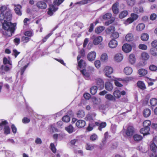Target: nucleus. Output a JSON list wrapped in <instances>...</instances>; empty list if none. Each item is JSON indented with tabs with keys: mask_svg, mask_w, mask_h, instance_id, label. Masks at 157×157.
I'll list each match as a JSON object with an SVG mask.
<instances>
[{
	"mask_svg": "<svg viewBox=\"0 0 157 157\" xmlns=\"http://www.w3.org/2000/svg\"><path fill=\"white\" fill-rule=\"evenodd\" d=\"M10 20L8 19H4L3 22L2 23V27L4 29V31L3 32V34L5 36H10L15 30V27L16 26L15 24H13L10 22Z\"/></svg>",
	"mask_w": 157,
	"mask_h": 157,
	"instance_id": "1",
	"label": "nucleus"
},
{
	"mask_svg": "<svg viewBox=\"0 0 157 157\" xmlns=\"http://www.w3.org/2000/svg\"><path fill=\"white\" fill-rule=\"evenodd\" d=\"M0 20H2L4 19L10 20L12 18L11 10L7 6L3 5L0 7Z\"/></svg>",
	"mask_w": 157,
	"mask_h": 157,
	"instance_id": "2",
	"label": "nucleus"
},
{
	"mask_svg": "<svg viewBox=\"0 0 157 157\" xmlns=\"http://www.w3.org/2000/svg\"><path fill=\"white\" fill-rule=\"evenodd\" d=\"M64 0H54V5H51L48 9V14L50 16L53 15V13L58 9V6L62 3Z\"/></svg>",
	"mask_w": 157,
	"mask_h": 157,
	"instance_id": "3",
	"label": "nucleus"
},
{
	"mask_svg": "<svg viewBox=\"0 0 157 157\" xmlns=\"http://www.w3.org/2000/svg\"><path fill=\"white\" fill-rule=\"evenodd\" d=\"M26 64V62L22 59L18 62V66L19 67H21L20 71L21 75H23L25 69L29 64V63Z\"/></svg>",
	"mask_w": 157,
	"mask_h": 157,
	"instance_id": "4",
	"label": "nucleus"
},
{
	"mask_svg": "<svg viewBox=\"0 0 157 157\" xmlns=\"http://www.w3.org/2000/svg\"><path fill=\"white\" fill-rule=\"evenodd\" d=\"M155 143L157 144V136H155L153 140V142H152L150 145V148L151 151L154 153L155 156L153 155H152L151 157H157V155L155 154L157 151V147L155 145Z\"/></svg>",
	"mask_w": 157,
	"mask_h": 157,
	"instance_id": "5",
	"label": "nucleus"
},
{
	"mask_svg": "<svg viewBox=\"0 0 157 157\" xmlns=\"http://www.w3.org/2000/svg\"><path fill=\"white\" fill-rule=\"evenodd\" d=\"M91 39L93 40V43L95 45H97L100 44V46H101L100 43L103 40V38L101 36H93L91 37ZM101 48H102L101 46Z\"/></svg>",
	"mask_w": 157,
	"mask_h": 157,
	"instance_id": "6",
	"label": "nucleus"
},
{
	"mask_svg": "<svg viewBox=\"0 0 157 157\" xmlns=\"http://www.w3.org/2000/svg\"><path fill=\"white\" fill-rule=\"evenodd\" d=\"M80 56H78L77 57V60L78 63L77 68L79 67L80 68H85L86 66V64L85 61L80 58Z\"/></svg>",
	"mask_w": 157,
	"mask_h": 157,
	"instance_id": "7",
	"label": "nucleus"
},
{
	"mask_svg": "<svg viewBox=\"0 0 157 157\" xmlns=\"http://www.w3.org/2000/svg\"><path fill=\"white\" fill-rule=\"evenodd\" d=\"M113 69L111 67L107 66L104 68V71L105 75L108 77H110V75L113 72Z\"/></svg>",
	"mask_w": 157,
	"mask_h": 157,
	"instance_id": "8",
	"label": "nucleus"
},
{
	"mask_svg": "<svg viewBox=\"0 0 157 157\" xmlns=\"http://www.w3.org/2000/svg\"><path fill=\"white\" fill-rule=\"evenodd\" d=\"M122 49L125 52L128 53L130 52L132 49L131 46L128 44H125L123 46Z\"/></svg>",
	"mask_w": 157,
	"mask_h": 157,
	"instance_id": "9",
	"label": "nucleus"
},
{
	"mask_svg": "<svg viewBox=\"0 0 157 157\" xmlns=\"http://www.w3.org/2000/svg\"><path fill=\"white\" fill-rule=\"evenodd\" d=\"M134 128L132 126H129L126 131V135L128 136H132L134 133Z\"/></svg>",
	"mask_w": 157,
	"mask_h": 157,
	"instance_id": "10",
	"label": "nucleus"
},
{
	"mask_svg": "<svg viewBox=\"0 0 157 157\" xmlns=\"http://www.w3.org/2000/svg\"><path fill=\"white\" fill-rule=\"evenodd\" d=\"M36 6L41 9H45L47 7L46 3L43 1H40L37 2L36 4Z\"/></svg>",
	"mask_w": 157,
	"mask_h": 157,
	"instance_id": "11",
	"label": "nucleus"
},
{
	"mask_svg": "<svg viewBox=\"0 0 157 157\" xmlns=\"http://www.w3.org/2000/svg\"><path fill=\"white\" fill-rule=\"evenodd\" d=\"M96 56V52L94 51L91 52L88 54L87 58L89 60L93 61L95 59Z\"/></svg>",
	"mask_w": 157,
	"mask_h": 157,
	"instance_id": "12",
	"label": "nucleus"
},
{
	"mask_svg": "<svg viewBox=\"0 0 157 157\" xmlns=\"http://www.w3.org/2000/svg\"><path fill=\"white\" fill-rule=\"evenodd\" d=\"M98 1V0H82L80 2H76L75 3V4L83 5L88 3H92L97 1Z\"/></svg>",
	"mask_w": 157,
	"mask_h": 157,
	"instance_id": "13",
	"label": "nucleus"
},
{
	"mask_svg": "<svg viewBox=\"0 0 157 157\" xmlns=\"http://www.w3.org/2000/svg\"><path fill=\"white\" fill-rule=\"evenodd\" d=\"M119 3L116 2L114 4L112 7V10L114 14H117L119 12V9L118 8Z\"/></svg>",
	"mask_w": 157,
	"mask_h": 157,
	"instance_id": "14",
	"label": "nucleus"
},
{
	"mask_svg": "<svg viewBox=\"0 0 157 157\" xmlns=\"http://www.w3.org/2000/svg\"><path fill=\"white\" fill-rule=\"evenodd\" d=\"M75 124L76 126L78 128H81L85 126L86 122L84 120H79L76 122Z\"/></svg>",
	"mask_w": 157,
	"mask_h": 157,
	"instance_id": "15",
	"label": "nucleus"
},
{
	"mask_svg": "<svg viewBox=\"0 0 157 157\" xmlns=\"http://www.w3.org/2000/svg\"><path fill=\"white\" fill-rule=\"evenodd\" d=\"M150 128L149 127H144L141 128L140 131V133L143 134L144 136L149 134Z\"/></svg>",
	"mask_w": 157,
	"mask_h": 157,
	"instance_id": "16",
	"label": "nucleus"
},
{
	"mask_svg": "<svg viewBox=\"0 0 157 157\" xmlns=\"http://www.w3.org/2000/svg\"><path fill=\"white\" fill-rule=\"evenodd\" d=\"M97 84L98 87L100 89H102L104 87V82L103 80L100 78L96 79Z\"/></svg>",
	"mask_w": 157,
	"mask_h": 157,
	"instance_id": "17",
	"label": "nucleus"
},
{
	"mask_svg": "<svg viewBox=\"0 0 157 157\" xmlns=\"http://www.w3.org/2000/svg\"><path fill=\"white\" fill-rule=\"evenodd\" d=\"M125 40L128 42H130L133 40L134 39L133 35L131 33H128L125 36Z\"/></svg>",
	"mask_w": 157,
	"mask_h": 157,
	"instance_id": "18",
	"label": "nucleus"
},
{
	"mask_svg": "<svg viewBox=\"0 0 157 157\" xmlns=\"http://www.w3.org/2000/svg\"><path fill=\"white\" fill-rule=\"evenodd\" d=\"M117 45V42L115 40H112L109 43V47L111 48H116Z\"/></svg>",
	"mask_w": 157,
	"mask_h": 157,
	"instance_id": "19",
	"label": "nucleus"
},
{
	"mask_svg": "<svg viewBox=\"0 0 157 157\" xmlns=\"http://www.w3.org/2000/svg\"><path fill=\"white\" fill-rule=\"evenodd\" d=\"M21 6L20 5H17V6H15L14 8V11L16 14L18 15L21 16L22 14L21 10Z\"/></svg>",
	"mask_w": 157,
	"mask_h": 157,
	"instance_id": "20",
	"label": "nucleus"
},
{
	"mask_svg": "<svg viewBox=\"0 0 157 157\" xmlns=\"http://www.w3.org/2000/svg\"><path fill=\"white\" fill-rule=\"evenodd\" d=\"M114 58L117 62H120L123 59V56L121 53H117L115 55Z\"/></svg>",
	"mask_w": 157,
	"mask_h": 157,
	"instance_id": "21",
	"label": "nucleus"
},
{
	"mask_svg": "<svg viewBox=\"0 0 157 157\" xmlns=\"http://www.w3.org/2000/svg\"><path fill=\"white\" fill-rule=\"evenodd\" d=\"M105 89L109 91H111L113 87L112 84L109 82H107L105 83Z\"/></svg>",
	"mask_w": 157,
	"mask_h": 157,
	"instance_id": "22",
	"label": "nucleus"
},
{
	"mask_svg": "<svg viewBox=\"0 0 157 157\" xmlns=\"http://www.w3.org/2000/svg\"><path fill=\"white\" fill-rule=\"evenodd\" d=\"M80 71L86 79H89L90 74L85 69H84L82 70H81Z\"/></svg>",
	"mask_w": 157,
	"mask_h": 157,
	"instance_id": "23",
	"label": "nucleus"
},
{
	"mask_svg": "<svg viewBox=\"0 0 157 157\" xmlns=\"http://www.w3.org/2000/svg\"><path fill=\"white\" fill-rule=\"evenodd\" d=\"M124 73L127 75H129L132 74V69L130 67H126L124 70Z\"/></svg>",
	"mask_w": 157,
	"mask_h": 157,
	"instance_id": "24",
	"label": "nucleus"
},
{
	"mask_svg": "<svg viewBox=\"0 0 157 157\" xmlns=\"http://www.w3.org/2000/svg\"><path fill=\"white\" fill-rule=\"evenodd\" d=\"M145 28V25L143 23L138 24L136 26V29L138 31H141L144 30Z\"/></svg>",
	"mask_w": 157,
	"mask_h": 157,
	"instance_id": "25",
	"label": "nucleus"
},
{
	"mask_svg": "<svg viewBox=\"0 0 157 157\" xmlns=\"http://www.w3.org/2000/svg\"><path fill=\"white\" fill-rule=\"evenodd\" d=\"M105 98L108 100L111 101H115L116 100V98L113 95L109 94H106Z\"/></svg>",
	"mask_w": 157,
	"mask_h": 157,
	"instance_id": "26",
	"label": "nucleus"
},
{
	"mask_svg": "<svg viewBox=\"0 0 157 157\" xmlns=\"http://www.w3.org/2000/svg\"><path fill=\"white\" fill-rule=\"evenodd\" d=\"M65 130L70 134L72 133L75 131L73 126L71 125L66 127Z\"/></svg>",
	"mask_w": 157,
	"mask_h": 157,
	"instance_id": "27",
	"label": "nucleus"
},
{
	"mask_svg": "<svg viewBox=\"0 0 157 157\" xmlns=\"http://www.w3.org/2000/svg\"><path fill=\"white\" fill-rule=\"evenodd\" d=\"M138 73L141 76H144L147 74V71L145 69H141L138 70Z\"/></svg>",
	"mask_w": 157,
	"mask_h": 157,
	"instance_id": "28",
	"label": "nucleus"
},
{
	"mask_svg": "<svg viewBox=\"0 0 157 157\" xmlns=\"http://www.w3.org/2000/svg\"><path fill=\"white\" fill-rule=\"evenodd\" d=\"M129 61L132 64H134L136 61V58L135 55L133 54H131L129 56Z\"/></svg>",
	"mask_w": 157,
	"mask_h": 157,
	"instance_id": "29",
	"label": "nucleus"
},
{
	"mask_svg": "<svg viewBox=\"0 0 157 157\" xmlns=\"http://www.w3.org/2000/svg\"><path fill=\"white\" fill-rule=\"evenodd\" d=\"M149 38V36L147 33H144L142 34L141 36V40L143 41H146Z\"/></svg>",
	"mask_w": 157,
	"mask_h": 157,
	"instance_id": "30",
	"label": "nucleus"
},
{
	"mask_svg": "<svg viewBox=\"0 0 157 157\" xmlns=\"http://www.w3.org/2000/svg\"><path fill=\"white\" fill-rule=\"evenodd\" d=\"M128 13L127 10H124L121 12L119 15V17L122 19L126 17L128 14Z\"/></svg>",
	"mask_w": 157,
	"mask_h": 157,
	"instance_id": "31",
	"label": "nucleus"
},
{
	"mask_svg": "<svg viewBox=\"0 0 157 157\" xmlns=\"http://www.w3.org/2000/svg\"><path fill=\"white\" fill-rule=\"evenodd\" d=\"M151 114V110L148 109H144L143 112L144 115V117H148Z\"/></svg>",
	"mask_w": 157,
	"mask_h": 157,
	"instance_id": "32",
	"label": "nucleus"
},
{
	"mask_svg": "<svg viewBox=\"0 0 157 157\" xmlns=\"http://www.w3.org/2000/svg\"><path fill=\"white\" fill-rule=\"evenodd\" d=\"M141 56L142 59L144 60H147L149 58V56L148 53L145 52H143Z\"/></svg>",
	"mask_w": 157,
	"mask_h": 157,
	"instance_id": "33",
	"label": "nucleus"
},
{
	"mask_svg": "<svg viewBox=\"0 0 157 157\" xmlns=\"http://www.w3.org/2000/svg\"><path fill=\"white\" fill-rule=\"evenodd\" d=\"M105 29V27L103 26H99L95 29V33H99L103 31Z\"/></svg>",
	"mask_w": 157,
	"mask_h": 157,
	"instance_id": "34",
	"label": "nucleus"
},
{
	"mask_svg": "<svg viewBox=\"0 0 157 157\" xmlns=\"http://www.w3.org/2000/svg\"><path fill=\"white\" fill-rule=\"evenodd\" d=\"M95 145L94 144H90L87 143L86 145V148L88 150H92L94 147Z\"/></svg>",
	"mask_w": 157,
	"mask_h": 157,
	"instance_id": "35",
	"label": "nucleus"
},
{
	"mask_svg": "<svg viewBox=\"0 0 157 157\" xmlns=\"http://www.w3.org/2000/svg\"><path fill=\"white\" fill-rule=\"evenodd\" d=\"M137 85L139 88L142 89H144L145 88V85L142 81H138L137 83Z\"/></svg>",
	"mask_w": 157,
	"mask_h": 157,
	"instance_id": "36",
	"label": "nucleus"
},
{
	"mask_svg": "<svg viewBox=\"0 0 157 157\" xmlns=\"http://www.w3.org/2000/svg\"><path fill=\"white\" fill-rule=\"evenodd\" d=\"M151 54L154 56H157V48L156 47L151 48L150 50Z\"/></svg>",
	"mask_w": 157,
	"mask_h": 157,
	"instance_id": "37",
	"label": "nucleus"
},
{
	"mask_svg": "<svg viewBox=\"0 0 157 157\" xmlns=\"http://www.w3.org/2000/svg\"><path fill=\"white\" fill-rule=\"evenodd\" d=\"M113 94L114 97L116 98H120L121 96V92L118 90H115L113 93Z\"/></svg>",
	"mask_w": 157,
	"mask_h": 157,
	"instance_id": "38",
	"label": "nucleus"
},
{
	"mask_svg": "<svg viewBox=\"0 0 157 157\" xmlns=\"http://www.w3.org/2000/svg\"><path fill=\"white\" fill-rule=\"evenodd\" d=\"M97 89L98 88L96 86H94L91 87L90 89L91 94L93 95H94L97 93Z\"/></svg>",
	"mask_w": 157,
	"mask_h": 157,
	"instance_id": "39",
	"label": "nucleus"
},
{
	"mask_svg": "<svg viewBox=\"0 0 157 157\" xmlns=\"http://www.w3.org/2000/svg\"><path fill=\"white\" fill-rule=\"evenodd\" d=\"M4 134L6 135L9 134L10 133V129L9 126L5 125L3 129Z\"/></svg>",
	"mask_w": 157,
	"mask_h": 157,
	"instance_id": "40",
	"label": "nucleus"
},
{
	"mask_svg": "<svg viewBox=\"0 0 157 157\" xmlns=\"http://www.w3.org/2000/svg\"><path fill=\"white\" fill-rule=\"evenodd\" d=\"M77 115L78 117L82 118L84 116L85 113L84 111L82 110L78 111L77 112Z\"/></svg>",
	"mask_w": 157,
	"mask_h": 157,
	"instance_id": "41",
	"label": "nucleus"
},
{
	"mask_svg": "<svg viewBox=\"0 0 157 157\" xmlns=\"http://www.w3.org/2000/svg\"><path fill=\"white\" fill-rule=\"evenodd\" d=\"M133 138L135 141H138L141 140L142 139L143 137L140 135L136 134L134 136Z\"/></svg>",
	"mask_w": 157,
	"mask_h": 157,
	"instance_id": "42",
	"label": "nucleus"
},
{
	"mask_svg": "<svg viewBox=\"0 0 157 157\" xmlns=\"http://www.w3.org/2000/svg\"><path fill=\"white\" fill-rule=\"evenodd\" d=\"M150 104L152 106H155L157 104V99L155 98H153L150 100Z\"/></svg>",
	"mask_w": 157,
	"mask_h": 157,
	"instance_id": "43",
	"label": "nucleus"
},
{
	"mask_svg": "<svg viewBox=\"0 0 157 157\" xmlns=\"http://www.w3.org/2000/svg\"><path fill=\"white\" fill-rule=\"evenodd\" d=\"M151 123L149 120H146L145 121L143 122V125L144 127H149V126L151 125Z\"/></svg>",
	"mask_w": 157,
	"mask_h": 157,
	"instance_id": "44",
	"label": "nucleus"
},
{
	"mask_svg": "<svg viewBox=\"0 0 157 157\" xmlns=\"http://www.w3.org/2000/svg\"><path fill=\"white\" fill-rule=\"evenodd\" d=\"M106 126V123L105 122H101L99 124V127H98V129L101 131L102 128H104Z\"/></svg>",
	"mask_w": 157,
	"mask_h": 157,
	"instance_id": "45",
	"label": "nucleus"
},
{
	"mask_svg": "<svg viewBox=\"0 0 157 157\" xmlns=\"http://www.w3.org/2000/svg\"><path fill=\"white\" fill-rule=\"evenodd\" d=\"M112 16V14L110 13H107L103 16V18L105 20L109 19L111 18Z\"/></svg>",
	"mask_w": 157,
	"mask_h": 157,
	"instance_id": "46",
	"label": "nucleus"
},
{
	"mask_svg": "<svg viewBox=\"0 0 157 157\" xmlns=\"http://www.w3.org/2000/svg\"><path fill=\"white\" fill-rule=\"evenodd\" d=\"M108 59V56L106 53L103 54L101 56V59L102 61H104Z\"/></svg>",
	"mask_w": 157,
	"mask_h": 157,
	"instance_id": "47",
	"label": "nucleus"
},
{
	"mask_svg": "<svg viewBox=\"0 0 157 157\" xmlns=\"http://www.w3.org/2000/svg\"><path fill=\"white\" fill-rule=\"evenodd\" d=\"M134 21L133 20L132 18V17H130L128 18L127 20L124 22V24L126 25H127L132 23Z\"/></svg>",
	"mask_w": 157,
	"mask_h": 157,
	"instance_id": "48",
	"label": "nucleus"
},
{
	"mask_svg": "<svg viewBox=\"0 0 157 157\" xmlns=\"http://www.w3.org/2000/svg\"><path fill=\"white\" fill-rule=\"evenodd\" d=\"M133 78L132 77H127L125 78H123V83H127L130 81L132 80L133 79Z\"/></svg>",
	"mask_w": 157,
	"mask_h": 157,
	"instance_id": "49",
	"label": "nucleus"
},
{
	"mask_svg": "<svg viewBox=\"0 0 157 157\" xmlns=\"http://www.w3.org/2000/svg\"><path fill=\"white\" fill-rule=\"evenodd\" d=\"M1 68L3 69L5 71L8 72L10 71L11 69L12 68V67H9L7 65H6L4 66L3 65H2L1 67Z\"/></svg>",
	"mask_w": 157,
	"mask_h": 157,
	"instance_id": "50",
	"label": "nucleus"
},
{
	"mask_svg": "<svg viewBox=\"0 0 157 157\" xmlns=\"http://www.w3.org/2000/svg\"><path fill=\"white\" fill-rule=\"evenodd\" d=\"M98 138V136L96 134H93L91 135L90 139V140L92 141H94L97 140Z\"/></svg>",
	"mask_w": 157,
	"mask_h": 157,
	"instance_id": "51",
	"label": "nucleus"
},
{
	"mask_svg": "<svg viewBox=\"0 0 157 157\" xmlns=\"http://www.w3.org/2000/svg\"><path fill=\"white\" fill-rule=\"evenodd\" d=\"M33 32L31 31H28L25 33L24 35L25 36L31 37L33 35Z\"/></svg>",
	"mask_w": 157,
	"mask_h": 157,
	"instance_id": "52",
	"label": "nucleus"
},
{
	"mask_svg": "<svg viewBox=\"0 0 157 157\" xmlns=\"http://www.w3.org/2000/svg\"><path fill=\"white\" fill-rule=\"evenodd\" d=\"M62 120L65 122H68L70 121V118L69 116L66 115L63 117Z\"/></svg>",
	"mask_w": 157,
	"mask_h": 157,
	"instance_id": "53",
	"label": "nucleus"
},
{
	"mask_svg": "<svg viewBox=\"0 0 157 157\" xmlns=\"http://www.w3.org/2000/svg\"><path fill=\"white\" fill-rule=\"evenodd\" d=\"M138 47L140 49L143 50H146L147 49V46L146 45L143 44H139Z\"/></svg>",
	"mask_w": 157,
	"mask_h": 157,
	"instance_id": "54",
	"label": "nucleus"
},
{
	"mask_svg": "<svg viewBox=\"0 0 157 157\" xmlns=\"http://www.w3.org/2000/svg\"><path fill=\"white\" fill-rule=\"evenodd\" d=\"M58 131L57 129L56 128L54 125H51L50 128V132H56Z\"/></svg>",
	"mask_w": 157,
	"mask_h": 157,
	"instance_id": "55",
	"label": "nucleus"
},
{
	"mask_svg": "<svg viewBox=\"0 0 157 157\" xmlns=\"http://www.w3.org/2000/svg\"><path fill=\"white\" fill-rule=\"evenodd\" d=\"M131 17L134 21L136 20L138 17V15L134 13H132L131 14Z\"/></svg>",
	"mask_w": 157,
	"mask_h": 157,
	"instance_id": "56",
	"label": "nucleus"
},
{
	"mask_svg": "<svg viewBox=\"0 0 157 157\" xmlns=\"http://www.w3.org/2000/svg\"><path fill=\"white\" fill-rule=\"evenodd\" d=\"M29 39L28 37L23 36L21 38V40L24 43H27L29 41Z\"/></svg>",
	"mask_w": 157,
	"mask_h": 157,
	"instance_id": "57",
	"label": "nucleus"
},
{
	"mask_svg": "<svg viewBox=\"0 0 157 157\" xmlns=\"http://www.w3.org/2000/svg\"><path fill=\"white\" fill-rule=\"evenodd\" d=\"M149 68L151 71H155L157 70V67L155 65H151L150 66Z\"/></svg>",
	"mask_w": 157,
	"mask_h": 157,
	"instance_id": "58",
	"label": "nucleus"
},
{
	"mask_svg": "<svg viewBox=\"0 0 157 157\" xmlns=\"http://www.w3.org/2000/svg\"><path fill=\"white\" fill-rule=\"evenodd\" d=\"M94 65L97 68H99L101 66V63L99 60H96L95 61Z\"/></svg>",
	"mask_w": 157,
	"mask_h": 157,
	"instance_id": "59",
	"label": "nucleus"
},
{
	"mask_svg": "<svg viewBox=\"0 0 157 157\" xmlns=\"http://www.w3.org/2000/svg\"><path fill=\"white\" fill-rule=\"evenodd\" d=\"M50 147L51 150L53 153H55L56 152V148L54 144L51 143L50 145Z\"/></svg>",
	"mask_w": 157,
	"mask_h": 157,
	"instance_id": "60",
	"label": "nucleus"
},
{
	"mask_svg": "<svg viewBox=\"0 0 157 157\" xmlns=\"http://www.w3.org/2000/svg\"><path fill=\"white\" fill-rule=\"evenodd\" d=\"M52 33H50L47 35H46L42 40V43H43L46 42L47 39L52 35Z\"/></svg>",
	"mask_w": 157,
	"mask_h": 157,
	"instance_id": "61",
	"label": "nucleus"
},
{
	"mask_svg": "<svg viewBox=\"0 0 157 157\" xmlns=\"http://www.w3.org/2000/svg\"><path fill=\"white\" fill-rule=\"evenodd\" d=\"M114 83L115 85L117 86L122 87L123 85L122 84L119 82L117 80H114Z\"/></svg>",
	"mask_w": 157,
	"mask_h": 157,
	"instance_id": "62",
	"label": "nucleus"
},
{
	"mask_svg": "<svg viewBox=\"0 0 157 157\" xmlns=\"http://www.w3.org/2000/svg\"><path fill=\"white\" fill-rule=\"evenodd\" d=\"M112 36L115 38H117L119 36V34L117 32H115L112 34Z\"/></svg>",
	"mask_w": 157,
	"mask_h": 157,
	"instance_id": "63",
	"label": "nucleus"
},
{
	"mask_svg": "<svg viewBox=\"0 0 157 157\" xmlns=\"http://www.w3.org/2000/svg\"><path fill=\"white\" fill-rule=\"evenodd\" d=\"M75 25L79 27L80 29H82L83 27V24L80 22H76L75 23Z\"/></svg>",
	"mask_w": 157,
	"mask_h": 157,
	"instance_id": "64",
	"label": "nucleus"
}]
</instances>
